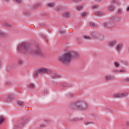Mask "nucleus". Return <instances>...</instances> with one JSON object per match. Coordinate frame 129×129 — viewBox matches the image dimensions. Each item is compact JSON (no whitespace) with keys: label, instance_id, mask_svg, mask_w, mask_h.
Listing matches in <instances>:
<instances>
[{"label":"nucleus","instance_id":"12","mask_svg":"<svg viewBox=\"0 0 129 129\" xmlns=\"http://www.w3.org/2000/svg\"><path fill=\"white\" fill-rule=\"evenodd\" d=\"M121 47H122V44H117L116 46V51H117V52H120V50H121Z\"/></svg>","mask_w":129,"mask_h":129},{"label":"nucleus","instance_id":"44","mask_svg":"<svg viewBox=\"0 0 129 129\" xmlns=\"http://www.w3.org/2000/svg\"><path fill=\"white\" fill-rule=\"evenodd\" d=\"M17 3H21V0H16Z\"/></svg>","mask_w":129,"mask_h":129},{"label":"nucleus","instance_id":"30","mask_svg":"<svg viewBox=\"0 0 129 129\" xmlns=\"http://www.w3.org/2000/svg\"><path fill=\"white\" fill-rule=\"evenodd\" d=\"M114 65L116 67H117V68H118V67L119 66V63H118V62H114Z\"/></svg>","mask_w":129,"mask_h":129},{"label":"nucleus","instance_id":"29","mask_svg":"<svg viewBox=\"0 0 129 129\" xmlns=\"http://www.w3.org/2000/svg\"><path fill=\"white\" fill-rule=\"evenodd\" d=\"M113 73H119V70H114L112 71Z\"/></svg>","mask_w":129,"mask_h":129},{"label":"nucleus","instance_id":"19","mask_svg":"<svg viewBox=\"0 0 129 129\" xmlns=\"http://www.w3.org/2000/svg\"><path fill=\"white\" fill-rule=\"evenodd\" d=\"M41 6V4L38 3L33 7V10H36V9H37V8H39V7Z\"/></svg>","mask_w":129,"mask_h":129},{"label":"nucleus","instance_id":"17","mask_svg":"<svg viewBox=\"0 0 129 129\" xmlns=\"http://www.w3.org/2000/svg\"><path fill=\"white\" fill-rule=\"evenodd\" d=\"M70 120L71 122H74V121H78L79 120V119L78 118H71L70 119Z\"/></svg>","mask_w":129,"mask_h":129},{"label":"nucleus","instance_id":"25","mask_svg":"<svg viewBox=\"0 0 129 129\" xmlns=\"http://www.w3.org/2000/svg\"><path fill=\"white\" fill-rule=\"evenodd\" d=\"M29 88H34L35 87V84H30L29 86Z\"/></svg>","mask_w":129,"mask_h":129},{"label":"nucleus","instance_id":"40","mask_svg":"<svg viewBox=\"0 0 129 129\" xmlns=\"http://www.w3.org/2000/svg\"><path fill=\"white\" fill-rule=\"evenodd\" d=\"M90 26H91V27H94V23H90Z\"/></svg>","mask_w":129,"mask_h":129},{"label":"nucleus","instance_id":"5","mask_svg":"<svg viewBox=\"0 0 129 129\" xmlns=\"http://www.w3.org/2000/svg\"><path fill=\"white\" fill-rule=\"evenodd\" d=\"M92 37H91L92 39H94L96 40V39H99L100 40H103L104 39V37L99 35L98 33L93 32L91 33Z\"/></svg>","mask_w":129,"mask_h":129},{"label":"nucleus","instance_id":"46","mask_svg":"<svg viewBox=\"0 0 129 129\" xmlns=\"http://www.w3.org/2000/svg\"><path fill=\"white\" fill-rule=\"evenodd\" d=\"M18 128V126H15L14 127V129H17Z\"/></svg>","mask_w":129,"mask_h":129},{"label":"nucleus","instance_id":"20","mask_svg":"<svg viewBox=\"0 0 129 129\" xmlns=\"http://www.w3.org/2000/svg\"><path fill=\"white\" fill-rule=\"evenodd\" d=\"M95 15H96V16H97V17H102V16H103V13L101 12H96L95 13Z\"/></svg>","mask_w":129,"mask_h":129},{"label":"nucleus","instance_id":"6","mask_svg":"<svg viewBox=\"0 0 129 129\" xmlns=\"http://www.w3.org/2000/svg\"><path fill=\"white\" fill-rule=\"evenodd\" d=\"M39 71H40L41 73H48V74L52 73V70H51V69L46 68H42L39 69Z\"/></svg>","mask_w":129,"mask_h":129},{"label":"nucleus","instance_id":"41","mask_svg":"<svg viewBox=\"0 0 129 129\" xmlns=\"http://www.w3.org/2000/svg\"><path fill=\"white\" fill-rule=\"evenodd\" d=\"M44 93H45V94L48 93V90H44Z\"/></svg>","mask_w":129,"mask_h":129},{"label":"nucleus","instance_id":"50","mask_svg":"<svg viewBox=\"0 0 129 129\" xmlns=\"http://www.w3.org/2000/svg\"><path fill=\"white\" fill-rule=\"evenodd\" d=\"M22 126L21 125L19 126V127H21Z\"/></svg>","mask_w":129,"mask_h":129},{"label":"nucleus","instance_id":"38","mask_svg":"<svg viewBox=\"0 0 129 129\" xmlns=\"http://www.w3.org/2000/svg\"><path fill=\"white\" fill-rule=\"evenodd\" d=\"M82 17H85V16H86V13L84 12L82 14Z\"/></svg>","mask_w":129,"mask_h":129},{"label":"nucleus","instance_id":"15","mask_svg":"<svg viewBox=\"0 0 129 129\" xmlns=\"http://www.w3.org/2000/svg\"><path fill=\"white\" fill-rule=\"evenodd\" d=\"M17 103L20 106H24V105H25V103H24V102L23 101H21V100H18L17 101Z\"/></svg>","mask_w":129,"mask_h":129},{"label":"nucleus","instance_id":"18","mask_svg":"<svg viewBox=\"0 0 129 129\" xmlns=\"http://www.w3.org/2000/svg\"><path fill=\"white\" fill-rule=\"evenodd\" d=\"M53 78H60V75L58 74H54L51 76Z\"/></svg>","mask_w":129,"mask_h":129},{"label":"nucleus","instance_id":"9","mask_svg":"<svg viewBox=\"0 0 129 129\" xmlns=\"http://www.w3.org/2000/svg\"><path fill=\"white\" fill-rule=\"evenodd\" d=\"M16 98V97H15V95H8L7 101H12V100H14Z\"/></svg>","mask_w":129,"mask_h":129},{"label":"nucleus","instance_id":"3","mask_svg":"<svg viewBox=\"0 0 129 129\" xmlns=\"http://www.w3.org/2000/svg\"><path fill=\"white\" fill-rule=\"evenodd\" d=\"M78 109H86L88 107V105L84 102H78Z\"/></svg>","mask_w":129,"mask_h":129},{"label":"nucleus","instance_id":"28","mask_svg":"<svg viewBox=\"0 0 129 129\" xmlns=\"http://www.w3.org/2000/svg\"><path fill=\"white\" fill-rule=\"evenodd\" d=\"M58 32L60 35H63V34H65L66 33V32L63 30H59Z\"/></svg>","mask_w":129,"mask_h":129},{"label":"nucleus","instance_id":"45","mask_svg":"<svg viewBox=\"0 0 129 129\" xmlns=\"http://www.w3.org/2000/svg\"><path fill=\"white\" fill-rule=\"evenodd\" d=\"M75 2H80V1H81L82 0H75Z\"/></svg>","mask_w":129,"mask_h":129},{"label":"nucleus","instance_id":"4","mask_svg":"<svg viewBox=\"0 0 129 129\" xmlns=\"http://www.w3.org/2000/svg\"><path fill=\"white\" fill-rule=\"evenodd\" d=\"M128 95L127 93H121L115 94L113 95L114 98H123V97H126Z\"/></svg>","mask_w":129,"mask_h":129},{"label":"nucleus","instance_id":"48","mask_svg":"<svg viewBox=\"0 0 129 129\" xmlns=\"http://www.w3.org/2000/svg\"><path fill=\"white\" fill-rule=\"evenodd\" d=\"M127 12H129V7L127 8Z\"/></svg>","mask_w":129,"mask_h":129},{"label":"nucleus","instance_id":"7","mask_svg":"<svg viewBox=\"0 0 129 129\" xmlns=\"http://www.w3.org/2000/svg\"><path fill=\"white\" fill-rule=\"evenodd\" d=\"M103 26L105 27V28H112V27H114L115 25L111 24L108 22H105L103 24Z\"/></svg>","mask_w":129,"mask_h":129},{"label":"nucleus","instance_id":"34","mask_svg":"<svg viewBox=\"0 0 129 129\" xmlns=\"http://www.w3.org/2000/svg\"><path fill=\"white\" fill-rule=\"evenodd\" d=\"M109 11H113L114 10V7L110 6L109 8Z\"/></svg>","mask_w":129,"mask_h":129},{"label":"nucleus","instance_id":"31","mask_svg":"<svg viewBox=\"0 0 129 129\" xmlns=\"http://www.w3.org/2000/svg\"><path fill=\"white\" fill-rule=\"evenodd\" d=\"M84 123H85V124H86V125H88V124H91V122H89V121H85L84 122Z\"/></svg>","mask_w":129,"mask_h":129},{"label":"nucleus","instance_id":"39","mask_svg":"<svg viewBox=\"0 0 129 129\" xmlns=\"http://www.w3.org/2000/svg\"><path fill=\"white\" fill-rule=\"evenodd\" d=\"M4 2H5V3H10V2H11V0H3Z\"/></svg>","mask_w":129,"mask_h":129},{"label":"nucleus","instance_id":"32","mask_svg":"<svg viewBox=\"0 0 129 129\" xmlns=\"http://www.w3.org/2000/svg\"><path fill=\"white\" fill-rule=\"evenodd\" d=\"M4 36H5V33L0 31V37H3Z\"/></svg>","mask_w":129,"mask_h":129},{"label":"nucleus","instance_id":"27","mask_svg":"<svg viewBox=\"0 0 129 129\" xmlns=\"http://www.w3.org/2000/svg\"><path fill=\"white\" fill-rule=\"evenodd\" d=\"M117 13L121 15V14H122V10L119 9L117 11Z\"/></svg>","mask_w":129,"mask_h":129},{"label":"nucleus","instance_id":"22","mask_svg":"<svg viewBox=\"0 0 129 129\" xmlns=\"http://www.w3.org/2000/svg\"><path fill=\"white\" fill-rule=\"evenodd\" d=\"M84 38L85 40H91V37L88 35H85Z\"/></svg>","mask_w":129,"mask_h":129},{"label":"nucleus","instance_id":"2","mask_svg":"<svg viewBox=\"0 0 129 129\" xmlns=\"http://www.w3.org/2000/svg\"><path fill=\"white\" fill-rule=\"evenodd\" d=\"M79 53L77 51H68L63 55L59 56L58 61L62 64L68 65L71 63V61L73 58H78Z\"/></svg>","mask_w":129,"mask_h":129},{"label":"nucleus","instance_id":"47","mask_svg":"<svg viewBox=\"0 0 129 129\" xmlns=\"http://www.w3.org/2000/svg\"><path fill=\"white\" fill-rule=\"evenodd\" d=\"M96 2H101V0H96Z\"/></svg>","mask_w":129,"mask_h":129},{"label":"nucleus","instance_id":"8","mask_svg":"<svg viewBox=\"0 0 129 129\" xmlns=\"http://www.w3.org/2000/svg\"><path fill=\"white\" fill-rule=\"evenodd\" d=\"M70 107H71V108H73L74 109H78V102L72 103L70 105Z\"/></svg>","mask_w":129,"mask_h":129},{"label":"nucleus","instance_id":"35","mask_svg":"<svg viewBox=\"0 0 129 129\" xmlns=\"http://www.w3.org/2000/svg\"><path fill=\"white\" fill-rule=\"evenodd\" d=\"M23 62L24 61L22 60H20L19 61V64H20V65H22V64H23Z\"/></svg>","mask_w":129,"mask_h":129},{"label":"nucleus","instance_id":"33","mask_svg":"<svg viewBox=\"0 0 129 129\" xmlns=\"http://www.w3.org/2000/svg\"><path fill=\"white\" fill-rule=\"evenodd\" d=\"M93 9H98L99 8V6L98 5H94L92 7Z\"/></svg>","mask_w":129,"mask_h":129},{"label":"nucleus","instance_id":"42","mask_svg":"<svg viewBox=\"0 0 129 129\" xmlns=\"http://www.w3.org/2000/svg\"><path fill=\"white\" fill-rule=\"evenodd\" d=\"M112 4H115V3H116V1L115 0H113L111 2Z\"/></svg>","mask_w":129,"mask_h":129},{"label":"nucleus","instance_id":"37","mask_svg":"<svg viewBox=\"0 0 129 129\" xmlns=\"http://www.w3.org/2000/svg\"><path fill=\"white\" fill-rule=\"evenodd\" d=\"M6 27H7V28H11L12 27V26L9 24H7Z\"/></svg>","mask_w":129,"mask_h":129},{"label":"nucleus","instance_id":"14","mask_svg":"<svg viewBox=\"0 0 129 129\" xmlns=\"http://www.w3.org/2000/svg\"><path fill=\"white\" fill-rule=\"evenodd\" d=\"M112 19L116 22H119L120 21H121V18L118 16H114Z\"/></svg>","mask_w":129,"mask_h":129},{"label":"nucleus","instance_id":"49","mask_svg":"<svg viewBox=\"0 0 129 129\" xmlns=\"http://www.w3.org/2000/svg\"><path fill=\"white\" fill-rule=\"evenodd\" d=\"M7 85H10V83L8 82L7 83Z\"/></svg>","mask_w":129,"mask_h":129},{"label":"nucleus","instance_id":"21","mask_svg":"<svg viewBox=\"0 0 129 129\" xmlns=\"http://www.w3.org/2000/svg\"><path fill=\"white\" fill-rule=\"evenodd\" d=\"M5 120V117L0 116V124H2Z\"/></svg>","mask_w":129,"mask_h":129},{"label":"nucleus","instance_id":"23","mask_svg":"<svg viewBox=\"0 0 129 129\" xmlns=\"http://www.w3.org/2000/svg\"><path fill=\"white\" fill-rule=\"evenodd\" d=\"M48 6L49 8H54V7H55V4L53 3H49Z\"/></svg>","mask_w":129,"mask_h":129},{"label":"nucleus","instance_id":"26","mask_svg":"<svg viewBox=\"0 0 129 129\" xmlns=\"http://www.w3.org/2000/svg\"><path fill=\"white\" fill-rule=\"evenodd\" d=\"M67 96L68 97H71L73 96V93H67Z\"/></svg>","mask_w":129,"mask_h":129},{"label":"nucleus","instance_id":"13","mask_svg":"<svg viewBox=\"0 0 129 129\" xmlns=\"http://www.w3.org/2000/svg\"><path fill=\"white\" fill-rule=\"evenodd\" d=\"M114 80V76H108L105 77V80L108 81V80Z\"/></svg>","mask_w":129,"mask_h":129},{"label":"nucleus","instance_id":"16","mask_svg":"<svg viewBox=\"0 0 129 129\" xmlns=\"http://www.w3.org/2000/svg\"><path fill=\"white\" fill-rule=\"evenodd\" d=\"M40 73H41V71H40V70H38V71H37L34 73V77H35V78H37L39 76V74H40Z\"/></svg>","mask_w":129,"mask_h":129},{"label":"nucleus","instance_id":"11","mask_svg":"<svg viewBox=\"0 0 129 129\" xmlns=\"http://www.w3.org/2000/svg\"><path fill=\"white\" fill-rule=\"evenodd\" d=\"M63 17L64 18H66L67 19H68V18H70V17H71V14L70 12H67L63 13Z\"/></svg>","mask_w":129,"mask_h":129},{"label":"nucleus","instance_id":"24","mask_svg":"<svg viewBox=\"0 0 129 129\" xmlns=\"http://www.w3.org/2000/svg\"><path fill=\"white\" fill-rule=\"evenodd\" d=\"M77 9L79 11H82V10H83V7L81 6H77Z\"/></svg>","mask_w":129,"mask_h":129},{"label":"nucleus","instance_id":"10","mask_svg":"<svg viewBox=\"0 0 129 129\" xmlns=\"http://www.w3.org/2000/svg\"><path fill=\"white\" fill-rule=\"evenodd\" d=\"M117 44V42H116V40H111L109 42V45L110 46V47H113L114 45H116Z\"/></svg>","mask_w":129,"mask_h":129},{"label":"nucleus","instance_id":"36","mask_svg":"<svg viewBox=\"0 0 129 129\" xmlns=\"http://www.w3.org/2000/svg\"><path fill=\"white\" fill-rule=\"evenodd\" d=\"M119 73H122V72H125V70H119Z\"/></svg>","mask_w":129,"mask_h":129},{"label":"nucleus","instance_id":"43","mask_svg":"<svg viewBox=\"0 0 129 129\" xmlns=\"http://www.w3.org/2000/svg\"><path fill=\"white\" fill-rule=\"evenodd\" d=\"M125 81H128L129 82V78H126L125 80H124Z\"/></svg>","mask_w":129,"mask_h":129},{"label":"nucleus","instance_id":"1","mask_svg":"<svg viewBox=\"0 0 129 129\" xmlns=\"http://www.w3.org/2000/svg\"><path fill=\"white\" fill-rule=\"evenodd\" d=\"M18 50L23 51L24 53H28V52L33 56H40V57H44V53H43L39 46H36L34 48H32L27 43H23L18 45Z\"/></svg>","mask_w":129,"mask_h":129}]
</instances>
